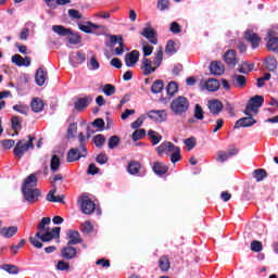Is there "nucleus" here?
<instances>
[{"instance_id":"f257e3e1","label":"nucleus","mask_w":278,"mask_h":278,"mask_svg":"<svg viewBox=\"0 0 278 278\" xmlns=\"http://www.w3.org/2000/svg\"><path fill=\"white\" fill-rule=\"evenodd\" d=\"M47 225H51L50 217H43L39 223L38 231L34 237H29V242L35 249H42V242H51V240H60V231L62 228L54 227L52 230H48Z\"/></svg>"},{"instance_id":"f03ea898","label":"nucleus","mask_w":278,"mask_h":278,"mask_svg":"<svg viewBox=\"0 0 278 278\" xmlns=\"http://www.w3.org/2000/svg\"><path fill=\"white\" fill-rule=\"evenodd\" d=\"M38 185V179L36 175L30 174L26 179L22 188V192L28 201V203H36L38 201V197H40V190L35 189Z\"/></svg>"},{"instance_id":"7ed1b4c3","label":"nucleus","mask_w":278,"mask_h":278,"mask_svg":"<svg viewBox=\"0 0 278 278\" xmlns=\"http://www.w3.org/2000/svg\"><path fill=\"white\" fill-rule=\"evenodd\" d=\"M159 155H170L172 164H176L181 160V148L175 146L173 142L164 141L156 148Z\"/></svg>"},{"instance_id":"20e7f679","label":"nucleus","mask_w":278,"mask_h":278,"mask_svg":"<svg viewBox=\"0 0 278 278\" xmlns=\"http://www.w3.org/2000/svg\"><path fill=\"white\" fill-rule=\"evenodd\" d=\"M34 138L33 136H27V139L18 140L15 148L13 149V154L17 160H21L25 153L29 151V149H34Z\"/></svg>"},{"instance_id":"39448f33","label":"nucleus","mask_w":278,"mask_h":278,"mask_svg":"<svg viewBox=\"0 0 278 278\" xmlns=\"http://www.w3.org/2000/svg\"><path fill=\"white\" fill-rule=\"evenodd\" d=\"M170 110L176 116H181L190 110V101H188V98L179 96L170 102Z\"/></svg>"},{"instance_id":"423d86ee","label":"nucleus","mask_w":278,"mask_h":278,"mask_svg":"<svg viewBox=\"0 0 278 278\" xmlns=\"http://www.w3.org/2000/svg\"><path fill=\"white\" fill-rule=\"evenodd\" d=\"M264 105V97L254 96L252 97L245 106L244 114L245 116H257L260 114V108Z\"/></svg>"},{"instance_id":"0eeeda50","label":"nucleus","mask_w":278,"mask_h":278,"mask_svg":"<svg viewBox=\"0 0 278 278\" xmlns=\"http://www.w3.org/2000/svg\"><path fill=\"white\" fill-rule=\"evenodd\" d=\"M64 177L62 174H56L52 178H50V184L53 186V189L49 191L47 194V201L50 203H64V195H55V192H58V189L55 188L56 181H62Z\"/></svg>"},{"instance_id":"6e6552de","label":"nucleus","mask_w":278,"mask_h":278,"mask_svg":"<svg viewBox=\"0 0 278 278\" xmlns=\"http://www.w3.org/2000/svg\"><path fill=\"white\" fill-rule=\"evenodd\" d=\"M88 155V149L84 146H79L78 148H72L67 152V162H77L81 160V157H86Z\"/></svg>"},{"instance_id":"1a4fd4ad","label":"nucleus","mask_w":278,"mask_h":278,"mask_svg":"<svg viewBox=\"0 0 278 278\" xmlns=\"http://www.w3.org/2000/svg\"><path fill=\"white\" fill-rule=\"evenodd\" d=\"M199 87L201 90H208V92H216L218 88H220V83L218 79L208 78L207 80L201 79L199 83Z\"/></svg>"},{"instance_id":"9d476101","label":"nucleus","mask_w":278,"mask_h":278,"mask_svg":"<svg viewBox=\"0 0 278 278\" xmlns=\"http://www.w3.org/2000/svg\"><path fill=\"white\" fill-rule=\"evenodd\" d=\"M78 28L85 34H97V29H99L100 31L105 30V26L94 24L90 21L86 22V24L78 23Z\"/></svg>"},{"instance_id":"9b49d317","label":"nucleus","mask_w":278,"mask_h":278,"mask_svg":"<svg viewBox=\"0 0 278 278\" xmlns=\"http://www.w3.org/2000/svg\"><path fill=\"white\" fill-rule=\"evenodd\" d=\"M96 207L97 205L94 204V202H92V200H90V198L86 195L80 198V208L83 214H93Z\"/></svg>"},{"instance_id":"f8f14e48","label":"nucleus","mask_w":278,"mask_h":278,"mask_svg":"<svg viewBox=\"0 0 278 278\" xmlns=\"http://www.w3.org/2000/svg\"><path fill=\"white\" fill-rule=\"evenodd\" d=\"M148 118H151L154 123H164L168 118V114L166 110H152L148 112Z\"/></svg>"},{"instance_id":"ddd939ff","label":"nucleus","mask_w":278,"mask_h":278,"mask_svg":"<svg viewBox=\"0 0 278 278\" xmlns=\"http://www.w3.org/2000/svg\"><path fill=\"white\" fill-rule=\"evenodd\" d=\"M207 108L211 114H213L214 116H218V114L223 112V108L225 106L223 105V102L220 100L212 99V100H208Z\"/></svg>"},{"instance_id":"4468645a","label":"nucleus","mask_w":278,"mask_h":278,"mask_svg":"<svg viewBox=\"0 0 278 278\" xmlns=\"http://www.w3.org/2000/svg\"><path fill=\"white\" fill-rule=\"evenodd\" d=\"M141 36H143V38H147L150 45H157V31H155V29L151 27H146L141 31Z\"/></svg>"},{"instance_id":"2eb2a0df","label":"nucleus","mask_w":278,"mask_h":278,"mask_svg":"<svg viewBox=\"0 0 278 278\" xmlns=\"http://www.w3.org/2000/svg\"><path fill=\"white\" fill-rule=\"evenodd\" d=\"M138 60H140V52L138 50H134L130 53H127L125 56L126 66L134 68L136 64H138Z\"/></svg>"},{"instance_id":"dca6fc26","label":"nucleus","mask_w":278,"mask_h":278,"mask_svg":"<svg viewBox=\"0 0 278 278\" xmlns=\"http://www.w3.org/2000/svg\"><path fill=\"white\" fill-rule=\"evenodd\" d=\"M141 71L143 75H151V73H155V71H157V67L153 65V61H151V59L143 58L141 62Z\"/></svg>"},{"instance_id":"f3484780","label":"nucleus","mask_w":278,"mask_h":278,"mask_svg":"<svg viewBox=\"0 0 278 278\" xmlns=\"http://www.w3.org/2000/svg\"><path fill=\"white\" fill-rule=\"evenodd\" d=\"M244 38L252 45V49H257L262 42V38H260L257 34L253 33V30H247Z\"/></svg>"},{"instance_id":"a211bd4d","label":"nucleus","mask_w":278,"mask_h":278,"mask_svg":"<svg viewBox=\"0 0 278 278\" xmlns=\"http://www.w3.org/2000/svg\"><path fill=\"white\" fill-rule=\"evenodd\" d=\"M254 115H248L247 117H242L235 124V129H240V127H253L257 121L253 118Z\"/></svg>"},{"instance_id":"6ab92c4d","label":"nucleus","mask_w":278,"mask_h":278,"mask_svg":"<svg viewBox=\"0 0 278 278\" xmlns=\"http://www.w3.org/2000/svg\"><path fill=\"white\" fill-rule=\"evenodd\" d=\"M61 257H63V260H74V257H77V249L67 243V245L61 250Z\"/></svg>"},{"instance_id":"aec40b11","label":"nucleus","mask_w":278,"mask_h":278,"mask_svg":"<svg viewBox=\"0 0 278 278\" xmlns=\"http://www.w3.org/2000/svg\"><path fill=\"white\" fill-rule=\"evenodd\" d=\"M224 60H225L227 66H230V68H235L236 64H238V58L236 56V50H228L224 55Z\"/></svg>"},{"instance_id":"412c9836","label":"nucleus","mask_w":278,"mask_h":278,"mask_svg":"<svg viewBox=\"0 0 278 278\" xmlns=\"http://www.w3.org/2000/svg\"><path fill=\"white\" fill-rule=\"evenodd\" d=\"M267 49L268 51H278V38L275 36V31L269 30L267 34Z\"/></svg>"},{"instance_id":"4be33fe9","label":"nucleus","mask_w":278,"mask_h":278,"mask_svg":"<svg viewBox=\"0 0 278 278\" xmlns=\"http://www.w3.org/2000/svg\"><path fill=\"white\" fill-rule=\"evenodd\" d=\"M16 233H18V227L16 226L3 227L0 229V236H2V238H14Z\"/></svg>"},{"instance_id":"5701e85b","label":"nucleus","mask_w":278,"mask_h":278,"mask_svg":"<svg viewBox=\"0 0 278 278\" xmlns=\"http://www.w3.org/2000/svg\"><path fill=\"white\" fill-rule=\"evenodd\" d=\"M12 62L16 66H30L31 59L29 56L22 58L21 54H14L12 56Z\"/></svg>"},{"instance_id":"b1692460","label":"nucleus","mask_w":278,"mask_h":278,"mask_svg":"<svg viewBox=\"0 0 278 278\" xmlns=\"http://www.w3.org/2000/svg\"><path fill=\"white\" fill-rule=\"evenodd\" d=\"M231 84L235 88H244L247 87V77L235 74L231 76Z\"/></svg>"},{"instance_id":"393cba45","label":"nucleus","mask_w":278,"mask_h":278,"mask_svg":"<svg viewBox=\"0 0 278 278\" xmlns=\"http://www.w3.org/2000/svg\"><path fill=\"white\" fill-rule=\"evenodd\" d=\"M212 75H223L225 73V65L218 61H214L210 65Z\"/></svg>"},{"instance_id":"a878e982","label":"nucleus","mask_w":278,"mask_h":278,"mask_svg":"<svg viewBox=\"0 0 278 278\" xmlns=\"http://www.w3.org/2000/svg\"><path fill=\"white\" fill-rule=\"evenodd\" d=\"M67 238L70 239L67 244H81V237L79 236V231L77 230H70L67 233Z\"/></svg>"},{"instance_id":"bb28decb","label":"nucleus","mask_w":278,"mask_h":278,"mask_svg":"<svg viewBox=\"0 0 278 278\" xmlns=\"http://www.w3.org/2000/svg\"><path fill=\"white\" fill-rule=\"evenodd\" d=\"M35 81L37 86H45V83L47 81V72L42 70V67H39L35 74Z\"/></svg>"},{"instance_id":"cd10ccee","label":"nucleus","mask_w":278,"mask_h":278,"mask_svg":"<svg viewBox=\"0 0 278 278\" xmlns=\"http://www.w3.org/2000/svg\"><path fill=\"white\" fill-rule=\"evenodd\" d=\"M11 126L14 131L12 136H18V132L23 129V123L18 116H13L11 118Z\"/></svg>"},{"instance_id":"c85d7f7f","label":"nucleus","mask_w":278,"mask_h":278,"mask_svg":"<svg viewBox=\"0 0 278 278\" xmlns=\"http://www.w3.org/2000/svg\"><path fill=\"white\" fill-rule=\"evenodd\" d=\"M152 168L155 175H166L168 173V166L162 162H154Z\"/></svg>"},{"instance_id":"c756f323","label":"nucleus","mask_w":278,"mask_h":278,"mask_svg":"<svg viewBox=\"0 0 278 278\" xmlns=\"http://www.w3.org/2000/svg\"><path fill=\"white\" fill-rule=\"evenodd\" d=\"M159 267L163 273H168V270H170V261L168 260V256L164 255L160 257Z\"/></svg>"},{"instance_id":"7c9ffc66","label":"nucleus","mask_w":278,"mask_h":278,"mask_svg":"<svg viewBox=\"0 0 278 278\" xmlns=\"http://www.w3.org/2000/svg\"><path fill=\"white\" fill-rule=\"evenodd\" d=\"M52 31H54V34H58L59 36H71L72 34L71 28H66L62 25H53Z\"/></svg>"},{"instance_id":"2f4dec72","label":"nucleus","mask_w":278,"mask_h":278,"mask_svg":"<svg viewBox=\"0 0 278 278\" xmlns=\"http://www.w3.org/2000/svg\"><path fill=\"white\" fill-rule=\"evenodd\" d=\"M30 105L33 112H42L45 109V102L40 98H34Z\"/></svg>"},{"instance_id":"473e14b6","label":"nucleus","mask_w":278,"mask_h":278,"mask_svg":"<svg viewBox=\"0 0 278 278\" xmlns=\"http://www.w3.org/2000/svg\"><path fill=\"white\" fill-rule=\"evenodd\" d=\"M90 101H92V98H80L77 102H75V109L76 110H85L87 105H90Z\"/></svg>"},{"instance_id":"72a5a7b5","label":"nucleus","mask_w":278,"mask_h":278,"mask_svg":"<svg viewBox=\"0 0 278 278\" xmlns=\"http://www.w3.org/2000/svg\"><path fill=\"white\" fill-rule=\"evenodd\" d=\"M60 156L59 155H52L51 161H50V170L52 173H58L60 170Z\"/></svg>"},{"instance_id":"f704fd0d","label":"nucleus","mask_w":278,"mask_h":278,"mask_svg":"<svg viewBox=\"0 0 278 278\" xmlns=\"http://www.w3.org/2000/svg\"><path fill=\"white\" fill-rule=\"evenodd\" d=\"M140 168H141V165H140V162H137V161H131L129 164H128V173L130 175H138V173H140Z\"/></svg>"},{"instance_id":"c9c22d12","label":"nucleus","mask_w":278,"mask_h":278,"mask_svg":"<svg viewBox=\"0 0 278 278\" xmlns=\"http://www.w3.org/2000/svg\"><path fill=\"white\" fill-rule=\"evenodd\" d=\"M164 90V81L162 79H157L152 84L151 92L153 94H159V92H162Z\"/></svg>"},{"instance_id":"e433bc0d","label":"nucleus","mask_w":278,"mask_h":278,"mask_svg":"<svg viewBox=\"0 0 278 278\" xmlns=\"http://www.w3.org/2000/svg\"><path fill=\"white\" fill-rule=\"evenodd\" d=\"M265 66H266L267 71H271V72L276 71L277 70V59L271 58V56L267 58L265 60Z\"/></svg>"},{"instance_id":"4c0bfd02","label":"nucleus","mask_w":278,"mask_h":278,"mask_svg":"<svg viewBox=\"0 0 278 278\" xmlns=\"http://www.w3.org/2000/svg\"><path fill=\"white\" fill-rule=\"evenodd\" d=\"M162 60H164V51H162V49H160L154 56L153 60V66L160 68V66L162 65Z\"/></svg>"},{"instance_id":"58836bf2","label":"nucleus","mask_w":278,"mask_h":278,"mask_svg":"<svg viewBox=\"0 0 278 278\" xmlns=\"http://www.w3.org/2000/svg\"><path fill=\"white\" fill-rule=\"evenodd\" d=\"M253 71V64H249L244 62L243 64L239 65L238 72L242 73L243 75H249Z\"/></svg>"},{"instance_id":"ea45409f","label":"nucleus","mask_w":278,"mask_h":278,"mask_svg":"<svg viewBox=\"0 0 278 278\" xmlns=\"http://www.w3.org/2000/svg\"><path fill=\"white\" fill-rule=\"evenodd\" d=\"M254 179H256V181H264V179H266L267 174H266V169H255L254 173Z\"/></svg>"},{"instance_id":"a19ab883","label":"nucleus","mask_w":278,"mask_h":278,"mask_svg":"<svg viewBox=\"0 0 278 278\" xmlns=\"http://www.w3.org/2000/svg\"><path fill=\"white\" fill-rule=\"evenodd\" d=\"M165 53L167 55H173V53H177V47L175 45V41L169 40L165 47Z\"/></svg>"},{"instance_id":"79ce46f5","label":"nucleus","mask_w":278,"mask_h":278,"mask_svg":"<svg viewBox=\"0 0 278 278\" xmlns=\"http://www.w3.org/2000/svg\"><path fill=\"white\" fill-rule=\"evenodd\" d=\"M178 90L179 86L175 81L169 83L166 87V92L169 94V97H173V94H175Z\"/></svg>"},{"instance_id":"37998d69","label":"nucleus","mask_w":278,"mask_h":278,"mask_svg":"<svg viewBox=\"0 0 278 278\" xmlns=\"http://www.w3.org/2000/svg\"><path fill=\"white\" fill-rule=\"evenodd\" d=\"M2 270H5L9 275H18V267H16V265H2Z\"/></svg>"},{"instance_id":"c03bdc74","label":"nucleus","mask_w":278,"mask_h":278,"mask_svg":"<svg viewBox=\"0 0 278 278\" xmlns=\"http://www.w3.org/2000/svg\"><path fill=\"white\" fill-rule=\"evenodd\" d=\"M250 247L251 251H253L254 253H261V251L264 250V245L261 241L257 240L252 241Z\"/></svg>"},{"instance_id":"a18cd8bd","label":"nucleus","mask_w":278,"mask_h":278,"mask_svg":"<svg viewBox=\"0 0 278 278\" xmlns=\"http://www.w3.org/2000/svg\"><path fill=\"white\" fill-rule=\"evenodd\" d=\"M147 136V130L144 129H137L132 132V140L136 142L138 140H142Z\"/></svg>"},{"instance_id":"49530a36","label":"nucleus","mask_w":278,"mask_h":278,"mask_svg":"<svg viewBox=\"0 0 278 278\" xmlns=\"http://www.w3.org/2000/svg\"><path fill=\"white\" fill-rule=\"evenodd\" d=\"M141 45H142L143 56L149 58V55H151V53H153V47L149 46V43H147V41H141Z\"/></svg>"},{"instance_id":"de8ad7c7","label":"nucleus","mask_w":278,"mask_h":278,"mask_svg":"<svg viewBox=\"0 0 278 278\" xmlns=\"http://www.w3.org/2000/svg\"><path fill=\"white\" fill-rule=\"evenodd\" d=\"M76 134H77V123H73L67 128V139L71 140V138H75Z\"/></svg>"},{"instance_id":"09e8293b","label":"nucleus","mask_w":278,"mask_h":278,"mask_svg":"<svg viewBox=\"0 0 278 278\" xmlns=\"http://www.w3.org/2000/svg\"><path fill=\"white\" fill-rule=\"evenodd\" d=\"M156 132L154 130H149L148 136L152 142V144H160V141L162 140V136L155 135Z\"/></svg>"},{"instance_id":"8fccbe9b","label":"nucleus","mask_w":278,"mask_h":278,"mask_svg":"<svg viewBox=\"0 0 278 278\" xmlns=\"http://www.w3.org/2000/svg\"><path fill=\"white\" fill-rule=\"evenodd\" d=\"M103 92L106 97H112V94L116 93V87H114V85L106 84L103 88Z\"/></svg>"},{"instance_id":"3c124183","label":"nucleus","mask_w":278,"mask_h":278,"mask_svg":"<svg viewBox=\"0 0 278 278\" xmlns=\"http://www.w3.org/2000/svg\"><path fill=\"white\" fill-rule=\"evenodd\" d=\"M93 142L96 147L101 148L105 144V137L103 135H97L93 137Z\"/></svg>"},{"instance_id":"603ef678","label":"nucleus","mask_w":278,"mask_h":278,"mask_svg":"<svg viewBox=\"0 0 278 278\" xmlns=\"http://www.w3.org/2000/svg\"><path fill=\"white\" fill-rule=\"evenodd\" d=\"M121 138L118 136H112L109 139V149H116V146L119 144Z\"/></svg>"},{"instance_id":"864d4df0","label":"nucleus","mask_w":278,"mask_h":278,"mask_svg":"<svg viewBox=\"0 0 278 278\" xmlns=\"http://www.w3.org/2000/svg\"><path fill=\"white\" fill-rule=\"evenodd\" d=\"M67 36L70 45H79L81 42V37H79V35H75L72 33Z\"/></svg>"},{"instance_id":"5fc2aeb1","label":"nucleus","mask_w":278,"mask_h":278,"mask_svg":"<svg viewBox=\"0 0 278 278\" xmlns=\"http://www.w3.org/2000/svg\"><path fill=\"white\" fill-rule=\"evenodd\" d=\"M71 263L66 261H59L56 264V270H70Z\"/></svg>"},{"instance_id":"6e6d98bb","label":"nucleus","mask_w":278,"mask_h":278,"mask_svg":"<svg viewBox=\"0 0 278 278\" xmlns=\"http://www.w3.org/2000/svg\"><path fill=\"white\" fill-rule=\"evenodd\" d=\"M73 60L77 62V64H84L86 62V54L81 52H77L76 54H72Z\"/></svg>"},{"instance_id":"4d7b16f0","label":"nucleus","mask_w":278,"mask_h":278,"mask_svg":"<svg viewBox=\"0 0 278 278\" xmlns=\"http://www.w3.org/2000/svg\"><path fill=\"white\" fill-rule=\"evenodd\" d=\"M186 147H188V151H192L194 147H197V139L194 137H190L185 140Z\"/></svg>"},{"instance_id":"13d9d810","label":"nucleus","mask_w":278,"mask_h":278,"mask_svg":"<svg viewBox=\"0 0 278 278\" xmlns=\"http://www.w3.org/2000/svg\"><path fill=\"white\" fill-rule=\"evenodd\" d=\"M0 144L4 149H12V147H14L16 144V142L12 139H4V140L0 141Z\"/></svg>"},{"instance_id":"bf43d9fd","label":"nucleus","mask_w":278,"mask_h":278,"mask_svg":"<svg viewBox=\"0 0 278 278\" xmlns=\"http://www.w3.org/2000/svg\"><path fill=\"white\" fill-rule=\"evenodd\" d=\"M194 118H197L198 121H203L204 118L203 108H201L199 104H197L194 109Z\"/></svg>"},{"instance_id":"052dcab7","label":"nucleus","mask_w":278,"mask_h":278,"mask_svg":"<svg viewBox=\"0 0 278 278\" xmlns=\"http://www.w3.org/2000/svg\"><path fill=\"white\" fill-rule=\"evenodd\" d=\"M169 3L170 2L168 0H159L156 8L157 10H161V12H164V10H168Z\"/></svg>"},{"instance_id":"680f3d73","label":"nucleus","mask_w":278,"mask_h":278,"mask_svg":"<svg viewBox=\"0 0 278 278\" xmlns=\"http://www.w3.org/2000/svg\"><path fill=\"white\" fill-rule=\"evenodd\" d=\"M68 16L73 20H77L79 21V18H83V15L79 11L75 10V9H70L68 10Z\"/></svg>"},{"instance_id":"e2e57ef3","label":"nucleus","mask_w":278,"mask_h":278,"mask_svg":"<svg viewBox=\"0 0 278 278\" xmlns=\"http://www.w3.org/2000/svg\"><path fill=\"white\" fill-rule=\"evenodd\" d=\"M169 31H172V34H181V26L179 25V23L173 22L170 24Z\"/></svg>"},{"instance_id":"0e129e2a","label":"nucleus","mask_w":278,"mask_h":278,"mask_svg":"<svg viewBox=\"0 0 278 278\" xmlns=\"http://www.w3.org/2000/svg\"><path fill=\"white\" fill-rule=\"evenodd\" d=\"M92 229H93L92 224L89 220L81 224V231H84L85 233H90Z\"/></svg>"},{"instance_id":"69168bd1","label":"nucleus","mask_w":278,"mask_h":278,"mask_svg":"<svg viewBox=\"0 0 278 278\" xmlns=\"http://www.w3.org/2000/svg\"><path fill=\"white\" fill-rule=\"evenodd\" d=\"M229 160V155H227V152L219 151L217 153V162H227Z\"/></svg>"},{"instance_id":"338daca9","label":"nucleus","mask_w":278,"mask_h":278,"mask_svg":"<svg viewBox=\"0 0 278 278\" xmlns=\"http://www.w3.org/2000/svg\"><path fill=\"white\" fill-rule=\"evenodd\" d=\"M97 162H98V164H108V154H105V153H100V154L97 156Z\"/></svg>"},{"instance_id":"774afa93","label":"nucleus","mask_w":278,"mask_h":278,"mask_svg":"<svg viewBox=\"0 0 278 278\" xmlns=\"http://www.w3.org/2000/svg\"><path fill=\"white\" fill-rule=\"evenodd\" d=\"M13 110H15V112H18L20 114H27V106L25 105L16 104L13 106Z\"/></svg>"}]
</instances>
